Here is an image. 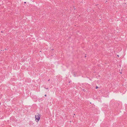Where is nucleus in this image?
Wrapping results in <instances>:
<instances>
[{"instance_id": "nucleus-5", "label": "nucleus", "mask_w": 127, "mask_h": 127, "mask_svg": "<svg viewBox=\"0 0 127 127\" xmlns=\"http://www.w3.org/2000/svg\"><path fill=\"white\" fill-rule=\"evenodd\" d=\"M44 96H46L47 95H44Z\"/></svg>"}, {"instance_id": "nucleus-8", "label": "nucleus", "mask_w": 127, "mask_h": 127, "mask_svg": "<svg viewBox=\"0 0 127 127\" xmlns=\"http://www.w3.org/2000/svg\"><path fill=\"white\" fill-rule=\"evenodd\" d=\"M120 73H121H121H122V72H120Z\"/></svg>"}, {"instance_id": "nucleus-4", "label": "nucleus", "mask_w": 127, "mask_h": 127, "mask_svg": "<svg viewBox=\"0 0 127 127\" xmlns=\"http://www.w3.org/2000/svg\"><path fill=\"white\" fill-rule=\"evenodd\" d=\"M50 79H49L48 80V81H50Z\"/></svg>"}, {"instance_id": "nucleus-10", "label": "nucleus", "mask_w": 127, "mask_h": 127, "mask_svg": "<svg viewBox=\"0 0 127 127\" xmlns=\"http://www.w3.org/2000/svg\"><path fill=\"white\" fill-rule=\"evenodd\" d=\"M74 115H75V114H74Z\"/></svg>"}, {"instance_id": "nucleus-1", "label": "nucleus", "mask_w": 127, "mask_h": 127, "mask_svg": "<svg viewBox=\"0 0 127 127\" xmlns=\"http://www.w3.org/2000/svg\"><path fill=\"white\" fill-rule=\"evenodd\" d=\"M35 121L37 122H38L40 119V115L39 114H38V115H35Z\"/></svg>"}, {"instance_id": "nucleus-6", "label": "nucleus", "mask_w": 127, "mask_h": 127, "mask_svg": "<svg viewBox=\"0 0 127 127\" xmlns=\"http://www.w3.org/2000/svg\"><path fill=\"white\" fill-rule=\"evenodd\" d=\"M117 56L118 57H119V55H118Z\"/></svg>"}, {"instance_id": "nucleus-2", "label": "nucleus", "mask_w": 127, "mask_h": 127, "mask_svg": "<svg viewBox=\"0 0 127 127\" xmlns=\"http://www.w3.org/2000/svg\"><path fill=\"white\" fill-rule=\"evenodd\" d=\"M98 88V86H96V87L95 88L96 89H97Z\"/></svg>"}, {"instance_id": "nucleus-3", "label": "nucleus", "mask_w": 127, "mask_h": 127, "mask_svg": "<svg viewBox=\"0 0 127 127\" xmlns=\"http://www.w3.org/2000/svg\"><path fill=\"white\" fill-rule=\"evenodd\" d=\"M45 88L46 89H48V88Z\"/></svg>"}, {"instance_id": "nucleus-7", "label": "nucleus", "mask_w": 127, "mask_h": 127, "mask_svg": "<svg viewBox=\"0 0 127 127\" xmlns=\"http://www.w3.org/2000/svg\"><path fill=\"white\" fill-rule=\"evenodd\" d=\"M26 3V2H24V3Z\"/></svg>"}, {"instance_id": "nucleus-9", "label": "nucleus", "mask_w": 127, "mask_h": 127, "mask_svg": "<svg viewBox=\"0 0 127 127\" xmlns=\"http://www.w3.org/2000/svg\"><path fill=\"white\" fill-rule=\"evenodd\" d=\"M85 57H86V56H85Z\"/></svg>"}]
</instances>
